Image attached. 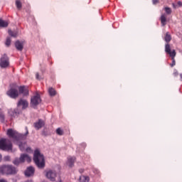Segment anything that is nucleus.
<instances>
[{"label":"nucleus","instance_id":"1","mask_svg":"<svg viewBox=\"0 0 182 182\" xmlns=\"http://www.w3.org/2000/svg\"><path fill=\"white\" fill-rule=\"evenodd\" d=\"M20 95L24 96L29 95V89L26 86L18 87L16 84L10 85V89L7 91L6 95L11 97V99H16Z\"/></svg>","mask_w":182,"mask_h":182},{"label":"nucleus","instance_id":"2","mask_svg":"<svg viewBox=\"0 0 182 182\" xmlns=\"http://www.w3.org/2000/svg\"><path fill=\"white\" fill-rule=\"evenodd\" d=\"M33 161L38 168H43L45 167V156L41 154L39 149L34 151Z\"/></svg>","mask_w":182,"mask_h":182},{"label":"nucleus","instance_id":"3","mask_svg":"<svg viewBox=\"0 0 182 182\" xmlns=\"http://www.w3.org/2000/svg\"><path fill=\"white\" fill-rule=\"evenodd\" d=\"M18 169L12 165H2L0 166V174H6V176L16 174Z\"/></svg>","mask_w":182,"mask_h":182},{"label":"nucleus","instance_id":"4","mask_svg":"<svg viewBox=\"0 0 182 182\" xmlns=\"http://www.w3.org/2000/svg\"><path fill=\"white\" fill-rule=\"evenodd\" d=\"M165 52L168 55H169L170 58H171L172 60V63L170 65L171 68H173V66H176V60L174 59L176 58V50H172L171 48L170 47V44L167 43L165 46Z\"/></svg>","mask_w":182,"mask_h":182},{"label":"nucleus","instance_id":"5","mask_svg":"<svg viewBox=\"0 0 182 182\" xmlns=\"http://www.w3.org/2000/svg\"><path fill=\"white\" fill-rule=\"evenodd\" d=\"M0 150H6L7 151L12 150V143L11 141L6 139H0Z\"/></svg>","mask_w":182,"mask_h":182},{"label":"nucleus","instance_id":"6","mask_svg":"<svg viewBox=\"0 0 182 182\" xmlns=\"http://www.w3.org/2000/svg\"><path fill=\"white\" fill-rule=\"evenodd\" d=\"M25 161L31 163V161H32V159L28 154H23L21 155L19 159H16L14 161V164H15V166H18V164H21V163H24Z\"/></svg>","mask_w":182,"mask_h":182},{"label":"nucleus","instance_id":"7","mask_svg":"<svg viewBox=\"0 0 182 182\" xmlns=\"http://www.w3.org/2000/svg\"><path fill=\"white\" fill-rule=\"evenodd\" d=\"M6 134L8 136V137H9L10 139H19L21 137V134L18 133V132H16L15 129H9L7 130Z\"/></svg>","mask_w":182,"mask_h":182},{"label":"nucleus","instance_id":"8","mask_svg":"<svg viewBox=\"0 0 182 182\" xmlns=\"http://www.w3.org/2000/svg\"><path fill=\"white\" fill-rule=\"evenodd\" d=\"M41 102H42V100L41 99V95L39 94H36L31 99V105L32 106V107H36V106H38V105H39Z\"/></svg>","mask_w":182,"mask_h":182},{"label":"nucleus","instance_id":"9","mask_svg":"<svg viewBox=\"0 0 182 182\" xmlns=\"http://www.w3.org/2000/svg\"><path fill=\"white\" fill-rule=\"evenodd\" d=\"M0 66L3 68H8V66H9V58L6 54H4L0 58Z\"/></svg>","mask_w":182,"mask_h":182},{"label":"nucleus","instance_id":"10","mask_svg":"<svg viewBox=\"0 0 182 182\" xmlns=\"http://www.w3.org/2000/svg\"><path fill=\"white\" fill-rule=\"evenodd\" d=\"M33 174H35V168L33 166L27 168L25 171V176H26V177H31V176H33Z\"/></svg>","mask_w":182,"mask_h":182},{"label":"nucleus","instance_id":"11","mask_svg":"<svg viewBox=\"0 0 182 182\" xmlns=\"http://www.w3.org/2000/svg\"><path fill=\"white\" fill-rule=\"evenodd\" d=\"M17 106H22V109H25L28 106H29V103L26 100H20L17 104Z\"/></svg>","mask_w":182,"mask_h":182},{"label":"nucleus","instance_id":"12","mask_svg":"<svg viewBox=\"0 0 182 182\" xmlns=\"http://www.w3.org/2000/svg\"><path fill=\"white\" fill-rule=\"evenodd\" d=\"M45 126V122L42 119H39L38 122L34 123V127L36 130L42 129Z\"/></svg>","mask_w":182,"mask_h":182},{"label":"nucleus","instance_id":"13","mask_svg":"<svg viewBox=\"0 0 182 182\" xmlns=\"http://www.w3.org/2000/svg\"><path fill=\"white\" fill-rule=\"evenodd\" d=\"M15 46L17 50H23V42L17 41L15 43Z\"/></svg>","mask_w":182,"mask_h":182},{"label":"nucleus","instance_id":"14","mask_svg":"<svg viewBox=\"0 0 182 182\" xmlns=\"http://www.w3.org/2000/svg\"><path fill=\"white\" fill-rule=\"evenodd\" d=\"M76 161V158L75 156H70L68 159V164L69 167H73V164H75V161Z\"/></svg>","mask_w":182,"mask_h":182},{"label":"nucleus","instance_id":"15","mask_svg":"<svg viewBox=\"0 0 182 182\" xmlns=\"http://www.w3.org/2000/svg\"><path fill=\"white\" fill-rule=\"evenodd\" d=\"M161 23L162 25V26H166V22H167V16H166V14H162L161 16Z\"/></svg>","mask_w":182,"mask_h":182},{"label":"nucleus","instance_id":"16","mask_svg":"<svg viewBox=\"0 0 182 182\" xmlns=\"http://www.w3.org/2000/svg\"><path fill=\"white\" fill-rule=\"evenodd\" d=\"M80 182H89L90 181V178L89 176H81L79 178Z\"/></svg>","mask_w":182,"mask_h":182},{"label":"nucleus","instance_id":"17","mask_svg":"<svg viewBox=\"0 0 182 182\" xmlns=\"http://www.w3.org/2000/svg\"><path fill=\"white\" fill-rule=\"evenodd\" d=\"M8 25H9L8 21L0 19V28H7Z\"/></svg>","mask_w":182,"mask_h":182},{"label":"nucleus","instance_id":"18","mask_svg":"<svg viewBox=\"0 0 182 182\" xmlns=\"http://www.w3.org/2000/svg\"><path fill=\"white\" fill-rule=\"evenodd\" d=\"M48 93L50 96H55L56 95V90H55V88L50 87L48 89Z\"/></svg>","mask_w":182,"mask_h":182},{"label":"nucleus","instance_id":"19","mask_svg":"<svg viewBox=\"0 0 182 182\" xmlns=\"http://www.w3.org/2000/svg\"><path fill=\"white\" fill-rule=\"evenodd\" d=\"M16 6L17 9H18V11H21V9H22V3L21 2L20 0L16 1Z\"/></svg>","mask_w":182,"mask_h":182},{"label":"nucleus","instance_id":"20","mask_svg":"<svg viewBox=\"0 0 182 182\" xmlns=\"http://www.w3.org/2000/svg\"><path fill=\"white\" fill-rule=\"evenodd\" d=\"M170 41H171V35H170L169 32H167L165 36V41H166V43H168Z\"/></svg>","mask_w":182,"mask_h":182},{"label":"nucleus","instance_id":"21","mask_svg":"<svg viewBox=\"0 0 182 182\" xmlns=\"http://www.w3.org/2000/svg\"><path fill=\"white\" fill-rule=\"evenodd\" d=\"M9 35L12 36L13 38H16L18 36V33L16 31H12L11 30H9Z\"/></svg>","mask_w":182,"mask_h":182},{"label":"nucleus","instance_id":"22","mask_svg":"<svg viewBox=\"0 0 182 182\" xmlns=\"http://www.w3.org/2000/svg\"><path fill=\"white\" fill-rule=\"evenodd\" d=\"M56 133L58 134V136H63V131L60 128H58L56 129Z\"/></svg>","mask_w":182,"mask_h":182},{"label":"nucleus","instance_id":"23","mask_svg":"<svg viewBox=\"0 0 182 182\" xmlns=\"http://www.w3.org/2000/svg\"><path fill=\"white\" fill-rule=\"evenodd\" d=\"M165 12L168 14L170 15L171 14V9L170 7H165Z\"/></svg>","mask_w":182,"mask_h":182},{"label":"nucleus","instance_id":"24","mask_svg":"<svg viewBox=\"0 0 182 182\" xmlns=\"http://www.w3.org/2000/svg\"><path fill=\"white\" fill-rule=\"evenodd\" d=\"M11 42V38H9V37L7 38L6 40V46H10Z\"/></svg>","mask_w":182,"mask_h":182},{"label":"nucleus","instance_id":"25","mask_svg":"<svg viewBox=\"0 0 182 182\" xmlns=\"http://www.w3.org/2000/svg\"><path fill=\"white\" fill-rule=\"evenodd\" d=\"M18 146L21 151H23V150H25V144L20 143L18 144Z\"/></svg>","mask_w":182,"mask_h":182},{"label":"nucleus","instance_id":"26","mask_svg":"<svg viewBox=\"0 0 182 182\" xmlns=\"http://www.w3.org/2000/svg\"><path fill=\"white\" fill-rule=\"evenodd\" d=\"M11 160V157L9 156H4L5 161H9Z\"/></svg>","mask_w":182,"mask_h":182},{"label":"nucleus","instance_id":"27","mask_svg":"<svg viewBox=\"0 0 182 182\" xmlns=\"http://www.w3.org/2000/svg\"><path fill=\"white\" fill-rule=\"evenodd\" d=\"M0 119H1V120L5 119V116L4 115V114H0Z\"/></svg>","mask_w":182,"mask_h":182},{"label":"nucleus","instance_id":"28","mask_svg":"<svg viewBox=\"0 0 182 182\" xmlns=\"http://www.w3.org/2000/svg\"><path fill=\"white\" fill-rule=\"evenodd\" d=\"M153 4L156 5V4H159V0H152Z\"/></svg>","mask_w":182,"mask_h":182},{"label":"nucleus","instance_id":"29","mask_svg":"<svg viewBox=\"0 0 182 182\" xmlns=\"http://www.w3.org/2000/svg\"><path fill=\"white\" fill-rule=\"evenodd\" d=\"M84 171H85V169H80L79 170V172L80 173V174H82V173H84Z\"/></svg>","mask_w":182,"mask_h":182},{"label":"nucleus","instance_id":"30","mask_svg":"<svg viewBox=\"0 0 182 182\" xmlns=\"http://www.w3.org/2000/svg\"><path fill=\"white\" fill-rule=\"evenodd\" d=\"M178 6H182V2L181 1H178Z\"/></svg>","mask_w":182,"mask_h":182},{"label":"nucleus","instance_id":"31","mask_svg":"<svg viewBox=\"0 0 182 182\" xmlns=\"http://www.w3.org/2000/svg\"><path fill=\"white\" fill-rule=\"evenodd\" d=\"M36 79H39V73H37L36 74Z\"/></svg>","mask_w":182,"mask_h":182},{"label":"nucleus","instance_id":"32","mask_svg":"<svg viewBox=\"0 0 182 182\" xmlns=\"http://www.w3.org/2000/svg\"><path fill=\"white\" fill-rule=\"evenodd\" d=\"M0 182H6L5 180H0Z\"/></svg>","mask_w":182,"mask_h":182},{"label":"nucleus","instance_id":"33","mask_svg":"<svg viewBox=\"0 0 182 182\" xmlns=\"http://www.w3.org/2000/svg\"><path fill=\"white\" fill-rule=\"evenodd\" d=\"M2 160V155L0 154V161Z\"/></svg>","mask_w":182,"mask_h":182},{"label":"nucleus","instance_id":"34","mask_svg":"<svg viewBox=\"0 0 182 182\" xmlns=\"http://www.w3.org/2000/svg\"><path fill=\"white\" fill-rule=\"evenodd\" d=\"M173 8H176V5L174 4H173Z\"/></svg>","mask_w":182,"mask_h":182},{"label":"nucleus","instance_id":"35","mask_svg":"<svg viewBox=\"0 0 182 182\" xmlns=\"http://www.w3.org/2000/svg\"><path fill=\"white\" fill-rule=\"evenodd\" d=\"M26 182H33V181H27Z\"/></svg>","mask_w":182,"mask_h":182}]
</instances>
